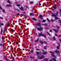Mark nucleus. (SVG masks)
Masks as SVG:
<instances>
[{
  "mask_svg": "<svg viewBox=\"0 0 61 61\" xmlns=\"http://www.w3.org/2000/svg\"><path fill=\"white\" fill-rule=\"evenodd\" d=\"M53 39L54 40H56V38L54 36L53 37Z\"/></svg>",
  "mask_w": 61,
  "mask_h": 61,
  "instance_id": "5701e85b",
  "label": "nucleus"
},
{
  "mask_svg": "<svg viewBox=\"0 0 61 61\" xmlns=\"http://www.w3.org/2000/svg\"><path fill=\"white\" fill-rule=\"evenodd\" d=\"M55 35L56 36H58V35H57V34H55Z\"/></svg>",
  "mask_w": 61,
  "mask_h": 61,
  "instance_id": "49530a36",
  "label": "nucleus"
},
{
  "mask_svg": "<svg viewBox=\"0 0 61 61\" xmlns=\"http://www.w3.org/2000/svg\"><path fill=\"white\" fill-rule=\"evenodd\" d=\"M36 50H37V51H39L40 50L39 49H36Z\"/></svg>",
  "mask_w": 61,
  "mask_h": 61,
  "instance_id": "e433bc0d",
  "label": "nucleus"
},
{
  "mask_svg": "<svg viewBox=\"0 0 61 61\" xmlns=\"http://www.w3.org/2000/svg\"><path fill=\"white\" fill-rule=\"evenodd\" d=\"M56 9V6L55 5L53 6V9Z\"/></svg>",
  "mask_w": 61,
  "mask_h": 61,
  "instance_id": "f3484780",
  "label": "nucleus"
},
{
  "mask_svg": "<svg viewBox=\"0 0 61 61\" xmlns=\"http://www.w3.org/2000/svg\"><path fill=\"white\" fill-rule=\"evenodd\" d=\"M52 30H50V32H52Z\"/></svg>",
  "mask_w": 61,
  "mask_h": 61,
  "instance_id": "09e8293b",
  "label": "nucleus"
},
{
  "mask_svg": "<svg viewBox=\"0 0 61 61\" xmlns=\"http://www.w3.org/2000/svg\"><path fill=\"white\" fill-rule=\"evenodd\" d=\"M33 3V1H31L30 2V4H32Z\"/></svg>",
  "mask_w": 61,
  "mask_h": 61,
  "instance_id": "a878e982",
  "label": "nucleus"
},
{
  "mask_svg": "<svg viewBox=\"0 0 61 61\" xmlns=\"http://www.w3.org/2000/svg\"><path fill=\"white\" fill-rule=\"evenodd\" d=\"M19 15V13H18L17 14V15Z\"/></svg>",
  "mask_w": 61,
  "mask_h": 61,
  "instance_id": "0e129e2a",
  "label": "nucleus"
},
{
  "mask_svg": "<svg viewBox=\"0 0 61 61\" xmlns=\"http://www.w3.org/2000/svg\"><path fill=\"white\" fill-rule=\"evenodd\" d=\"M44 57H45V56H42L41 57H40L39 56H37V57H38L39 59H42Z\"/></svg>",
  "mask_w": 61,
  "mask_h": 61,
  "instance_id": "20e7f679",
  "label": "nucleus"
},
{
  "mask_svg": "<svg viewBox=\"0 0 61 61\" xmlns=\"http://www.w3.org/2000/svg\"><path fill=\"white\" fill-rule=\"evenodd\" d=\"M59 40L60 42H61V39Z\"/></svg>",
  "mask_w": 61,
  "mask_h": 61,
  "instance_id": "864d4df0",
  "label": "nucleus"
},
{
  "mask_svg": "<svg viewBox=\"0 0 61 61\" xmlns=\"http://www.w3.org/2000/svg\"><path fill=\"white\" fill-rule=\"evenodd\" d=\"M3 47H4V44L3 45Z\"/></svg>",
  "mask_w": 61,
  "mask_h": 61,
  "instance_id": "338daca9",
  "label": "nucleus"
},
{
  "mask_svg": "<svg viewBox=\"0 0 61 61\" xmlns=\"http://www.w3.org/2000/svg\"><path fill=\"white\" fill-rule=\"evenodd\" d=\"M50 53H51V56H53V57H54V58H56V56H55V55H54V52H52L51 51H50Z\"/></svg>",
  "mask_w": 61,
  "mask_h": 61,
  "instance_id": "f257e3e1",
  "label": "nucleus"
},
{
  "mask_svg": "<svg viewBox=\"0 0 61 61\" xmlns=\"http://www.w3.org/2000/svg\"><path fill=\"white\" fill-rule=\"evenodd\" d=\"M30 58H33V59H35V57H32L31 56L30 57Z\"/></svg>",
  "mask_w": 61,
  "mask_h": 61,
  "instance_id": "393cba45",
  "label": "nucleus"
},
{
  "mask_svg": "<svg viewBox=\"0 0 61 61\" xmlns=\"http://www.w3.org/2000/svg\"><path fill=\"white\" fill-rule=\"evenodd\" d=\"M43 43H44V44H46L47 42L46 41H45L43 42Z\"/></svg>",
  "mask_w": 61,
  "mask_h": 61,
  "instance_id": "bb28decb",
  "label": "nucleus"
},
{
  "mask_svg": "<svg viewBox=\"0 0 61 61\" xmlns=\"http://www.w3.org/2000/svg\"><path fill=\"white\" fill-rule=\"evenodd\" d=\"M38 34L39 36L40 37L42 35V34L41 33H38Z\"/></svg>",
  "mask_w": 61,
  "mask_h": 61,
  "instance_id": "6e6552de",
  "label": "nucleus"
},
{
  "mask_svg": "<svg viewBox=\"0 0 61 61\" xmlns=\"http://www.w3.org/2000/svg\"><path fill=\"white\" fill-rule=\"evenodd\" d=\"M19 8L21 10H22L23 9V7L21 6L20 8V7H19Z\"/></svg>",
  "mask_w": 61,
  "mask_h": 61,
  "instance_id": "9d476101",
  "label": "nucleus"
},
{
  "mask_svg": "<svg viewBox=\"0 0 61 61\" xmlns=\"http://www.w3.org/2000/svg\"><path fill=\"white\" fill-rule=\"evenodd\" d=\"M47 53L46 52H44L42 53V54H43V55H46V54Z\"/></svg>",
  "mask_w": 61,
  "mask_h": 61,
  "instance_id": "ddd939ff",
  "label": "nucleus"
},
{
  "mask_svg": "<svg viewBox=\"0 0 61 61\" xmlns=\"http://www.w3.org/2000/svg\"><path fill=\"white\" fill-rule=\"evenodd\" d=\"M2 32H3V30L2 29H1V32H0V34L1 35H2Z\"/></svg>",
  "mask_w": 61,
  "mask_h": 61,
  "instance_id": "aec40b11",
  "label": "nucleus"
},
{
  "mask_svg": "<svg viewBox=\"0 0 61 61\" xmlns=\"http://www.w3.org/2000/svg\"><path fill=\"white\" fill-rule=\"evenodd\" d=\"M6 7H7L8 6V5H6Z\"/></svg>",
  "mask_w": 61,
  "mask_h": 61,
  "instance_id": "bf43d9fd",
  "label": "nucleus"
},
{
  "mask_svg": "<svg viewBox=\"0 0 61 61\" xmlns=\"http://www.w3.org/2000/svg\"><path fill=\"white\" fill-rule=\"evenodd\" d=\"M47 34L49 36H51V35H50V34H49V33H48V32H47Z\"/></svg>",
  "mask_w": 61,
  "mask_h": 61,
  "instance_id": "a211bd4d",
  "label": "nucleus"
},
{
  "mask_svg": "<svg viewBox=\"0 0 61 61\" xmlns=\"http://www.w3.org/2000/svg\"><path fill=\"white\" fill-rule=\"evenodd\" d=\"M30 15H33V14L32 13H30Z\"/></svg>",
  "mask_w": 61,
  "mask_h": 61,
  "instance_id": "5fc2aeb1",
  "label": "nucleus"
},
{
  "mask_svg": "<svg viewBox=\"0 0 61 61\" xmlns=\"http://www.w3.org/2000/svg\"><path fill=\"white\" fill-rule=\"evenodd\" d=\"M55 53H59V51H54Z\"/></svg>",
  "mask_w": 61,
  "mask_h": 61,
  "instance_id": "1a4fd4ad",
  "label": "nucleus"
},
{
  "mask_svg": "<svg viewBox=\"0 0 61 61\" xmlns=\"http://www.w3.org/2000/svg\"><path fill=\"white\" fill-rule=\"evenodd\" d=\"M60 14H61V9H60Z\"/></svg>",
  "mask_w": 61,
  "mask_h": 61,
  "instance_id": "473e14b6",
  "label": "nucleus"
},
{
  "mask_svg": "<svg viewBox=\"0 0 61 61\" xmlns=\"http://www.w3.org/2000/svg\"><path fill=\"white\" fill-rule=\"evenodd\" d=\"M36 26H39V27H41V24L40 23H36Z\"/></svg>",
  "mask_w": 61,
  "mask_h": 61,
  "instance_id": "39448f33",
  "label": "nucleus"
},
{
  "mask_svg": "<svg viewBox=\"0 0 61 61\" xmlns=\"http://www.w3.org/2000/svg\"><path fill=\"white\" fill-rule=\"evenodd\" d=\"M2 11H3V12H4L5 11V10H2Z\"/></svg>",
  "mask_w": 61,
  "mask_h": 61,
  "instance_id": "ea45409f",
  "label": "nucleus"
},
{
  "mask_svg": "<svg viewBox=\"0 0 61 61\" xmlns=\"http://www.w3.org/2000/svg\"><path fill=\"white\" fill-rule=\"evenodd\" d=\"M58 46H57V47L56 48L57 49H59V46H60V45L59 43L58 44Z\"/></svg>",
  "mask_w": 61,
  "mask_h": 61,
  "instance_id": "0eeeda50",
  "label": "nucleus"
},
{
  "mask_svg": "<svg viewBox=\"0 0 61 61\" xmlns=\"http://www.w3.org/2000/svg\"><path fill=\"white\" fill-rule=\"evenodd\" d=\"M39 41V39H37L36 41H35V42H38Z\"/></svg>",
  "mask_w": 61,
  "mask_h": 61,
  "instance_id": "dca6fc26",
  "label": "nucleus"
},
{
  "mask_svg": "<svg viewBox=\"0 0 61 61\" xmlns=\"http://www.w3.org/2000/svg\"><path fill=\"white\" fill-rule=\"evenodd\" d=\"M44 49H46L47 48H46V46H44Z\"/></svg>",
  "mask_w": 61,
  "mask_h": 61,
  "instance_id": "6ab92c4d",
  "label": "nucleus"
},
{
  "mask_svg": "<svg viewBox=\"0 0 61 61\" xmlns=\"http://www.w3.org/2000/svg\"><path fill=\"white\" fill-rule=\"evenodd\" d=\"M39 5H41V3H39Z\"/></svg>",
  "mask_w": 61,
  "mask_h": 61,
  "instance_id": "603ef678",
  "label": "nucleus"
},
{
  "mask_svg": "<svg viewBox=\"0 0 61 61\" xmlns=\"http://www.w3.org/2000/svg\"><path fill=\"white\" fill-rule=\"evenodd\" d=\"M4 58L5 60H6V61H9V60L6 57H4Z\"/></svg>",
  "mask_w": 61,
  "mask_h": 61,
  "instance_id": "9b49d317",
  "label": "nucleus"
},
{
  "mask_svg": "<svg viewBox=\"0 0 61 61\" xmlns=\"http://www.w3.org/2000/svg\"><path fill=\"white\" fill-rule=\"evenodd\" d=\"M46 20H43V22H46Z\"/></svg>",
  "mask_w": 61,
  "mask_h": 61,
  "instance_id": "cd10ccee",
  "label": "nucleus"
},
{
  "mask_svg": "<svg viewBox=\"0 0 61 61\" xmlns=\"http://www.w3.org/2000/svg\"><path fill=\"white\" fill-rule=\"evenodd\" d=\"M44 25L45 26H47V25L46 24H44Z\"/></svg>",
  "mask_w": 61,
  "mask_h": 61,
  "instance_id": "58836bf2",
  "label": "nucleus"
},
{
  "mask_svg": "<svg viewBox=\"0 0 61 61\" xmlns=\"http://www.w3.org/2000/svg\"><path fill=\"white\" fill-rule=\"evenodd\" d=\"M42 25H45V24H42Z\"/></svg>",
  "mask_w": 61,
  "mask_h": 61,
  "instance_id": "680f3d73",
  "label": "nucleus"
},
{
  "mask_svg": "<svg viewBox=\"0 0 61 61\" xmlns=\"http://www.w3.org/2000/svg\"><path fill=\"white\" fill-rule=\"evenodd\" d=\"M17 10L18 11H20V10L18 9H17Z\"/></svg>",
  "mask_w": 61,
  "mask_h": 61,
  "instance_id": "6e6d98bb",
  "label": "nucleus"
},
{
  "mask_svg": "<svg viewBox=\"0 0 61 61\" xmlns=\"http://www.w3.org/2000/svg\"><path fill=\"white\" fill-rule=\"evenodd\" d=\"M8 6H11V4H10V5H8Z\"/></svg>",
  "mask_w": 61,
  "mask_h": 61,
  "instance_id": "2f4dec72",
  "label": "nucleus"
},
{
  "mask_svg": "<svg viewBox=\"0 0 61 61\" xmlns=\"http://www.w3.org/2000/svg\"><path fill=\"white\" fill-rule=\"evenodd\" d=\"M14 61V60H12V61Z\"/></svg>",
  "mask_w": 61,
  "mask_h": 61,
  "instance_id": "e2e57ef3",
  "label": "nucleus"
},
{
  "mask_svg": "<svg viewBox=\"0 0 61 61\" xmlns=\"http://www.w3.org/2000/svg\"><path fill=\"white\" fill-rule=\"evenodd\" d=\"M0 18L1 19H3V18L1 17H0Z\"/></svg>",
  "mask_w": 61,
  "mask_h": 61,
  "instance_id": "79ce46f5",
  "label": "nucleus"
},
{
  "mask_svg": "<svg viewBox=\"0 0 61 61\" xmlns=\"http://www.w3.org/2000/svg\"><path fill=\"white\" fill-rule=\"evenodd\" d=\"M53 30H54V31H55V32L56 33H57V32H58V30H57L56 29H53Z\"/></svg>",
  "mask_w": 61,
  "mask_h": 61,
  "instance_id": "423d86ee",
  "label": "nucleus"
},
{
  "mask_svg": "<svg viewBox=\"0 0 61 61\" xmlns=\"http://www.w3.org/2000/svg\"><path fill=\"white\" fill-rule=\"evenodd\" d=\"M37 29H38V31H42L43 29V28L42 27H41L40 28H38Z\"/></svg>",
  "mask_w": 61,
  "mask_h": 61,
  "instance_id": "7ed1b4c3",
  "label": "nucleus"
},
{
  "mask_svg": "<svg viewBox=\"0 0 61 61\" xmlns=\"http://www.w3.org/2000/svg\"><path fill=\"white\" fill-rule=\"evenodd\" d=\"M52 59H53V60H54V61H56V60L54 58H53Z\"/></svg>",
  "mask_w": 61,
  "mask_h": 61,
  "instance_id": "c85d7f7f",
  "label": "nucleus"
},
{
  "mask_svg": "<svg viewBox=\"0 0 61 61\" xmlns=\"http://www.w3.org/2000/svg\"><path fill=\"white\" fill-rule=\"evenodd\" d=\"M35 35H37V33H35Z\"/></svg>",
  "mask_w": 61,
  "mask_h": 61,
  "instance_id": "8fccbe9b",
  "label": "nucleus"
},
{
  "mask_svg": "<svg viewBox=\"0 0 61 61\" xmlns=\"http://www.w3.org/2000/svg\"><path fill=\"white\" fill-rule=\"evenodd\" d=\"M4 36H2V39L3 40H4Z\"/></svg>",
  "mask_w": 61,
  "mask_h": 61,
  "instance_id": "c03bdc74",
  "label": "nucleus"
},
{
  "mask_svg": "<svg viewBox=\"0 0 61 61\" xmlns=\"http://www.w3.org/2000/svg\"><path fill=\"white\" fill-rule=\"evenodd\" d=\"M39 42H40V43L41 44H43V42L42 41H39Z\"/></svg>",
  "mask_w": 61,
  "mask_h": 61,
  "instance_id": "4468645a",
  "label": "nucleus"
},
{
  "mask_svg": "<svg viewBox=\"0 0 61 61\" xmlns=\"http://www.w3.org/2000/svg\"><path fill=\"white\" fill-rule=\"evenodd\" d=\"M59 37H61V35H60L59 36Z\"/></svg>",
  "mask_w": 61,
  "mask_h": 61,
  "instance_id": "13d9d810",
  "label": "nucleus"
},
{
  "mask_svg": "<svg viewBox=\"0 0 61 61\" xmlns=\"http://www.w3.org/2000/svg\"><path fill=\"white\" fill-rule=\"evenodd\" d=\"M16 45H17V44H18V42H17L16 43Z\"/></svg>",
  "mask_w": 61,
  "mask_h": 61,
  "instance_id": "3c124183",
  "label": "nucleus"
},
{
  "mask_svg": "<svg viewBox=\"0 0 61 61\" xmlns=\"http://www.w3.org/2000/svg\"><path fill=\"white\" fill-rule=\"evenodd\" d=\"M58 12H56V15H54V14L53 13L52 14V16H53L54 17H56V16L58 15Z\"/></svg>",
  "mask_w": 61,
  "mask_h": 61,
  "instance_id": "f03ea898",
  "label": "nucleus"
},
{
  "mask_svg": "<svg viewBox=\"0 0 61 61\" xmlns=\"http://www.w3.org/2000/svg\"><path fill=\"white\" fill-rule=\"evenodd\" d=\"M15 3L16 4H17V2H16Z\"/></svg>",
  "mask_w": 61,
  "mask_h": 61,
  "instance_id": "774afa93",
  "label": "nucleus"
},
{
  "mask_svg": "<svg viewBox=\"0 0 61 61\" xmlns=\"http://www.w3.org/2000/svg\"><path fill=\"white\" fill-rule=\"evenodd\" d=\"M38 21L40 23H41L42 22V21H40V20H39Z\"/></svg>",
  "mask_w": 61,
  "mask_h": 61,
  "instance_id": "4c0bfd02",
  "label": "nucleus"
},
{
  "mask_svg": "<svg viewBox=\"0 0 61 61\" xmlns=\"http://www.w3.org/2000/svg\"><path fill=\"white\" fill-rule=\"evenodd\" d=\"M35 61H38V60H37V59H36V60H35Z\"/></svg>",
  "mask_w": 61,
  "mask_h": 61,
  "instance_id": "052dcab7",
  "label": "nucleus"
},
{
  "mask_svg": "<svg viewBox=\"0 0 61 61\" xmlns=\"http://www.w3.org/2000/svg\"><path fill=\"white\" fill-rule=\"evenodd\" d=\"M47 21H48L49 22V21H50V20H49V19H48V18H47Z\"/></svg>",
  "mask_w": 61,
  "mask_h": 61,
  "instance_id": "f704fd0d",
  "label": "nucleus"
},
{
  "mask_svg": "<svg viewBox=\"0 0 61 61\" xmlns=\"http://www.w3.org/2000/svg\"><path fill=\"white\" fill-rule=\"evenodd\" d=\"M49 61H52V60H50Z\"/></svg>",
  "mask_w": 61,
  "mask_h": 61,
  "instance_id": "69168bd1",
  "label": "nucleus"
},
{
  "mask_svg": "<svg viewBox=\"0 0 61 61\" xmlns=\"http://www.w3.org/2000/svg\"><path fill=\"white\" fill-rule=\"evenodd\" d=\"M7 2L8 3H9V4H10V1L9 0H8Z\"/></svg>",
  "mask_w": 61,
  "mask_h": 61,
  "instance_id": "4be33fe9",
  "label": "nucleus"
},
{
  "mask_svg": "<svg viewBox=\"0 0 61 61\" xmlns=\"http://www.w3.org/2000/svg\"><path fill=\"white\" fill-rule=\"evenodd\" d=\"M32 19H33L34 20V21H36V20L34 18H32Z\"/></svg>",
  "mask_w": 61,
  "mask_h": 61,
  "instance_id": "412c9836",
  "label": "nucleus"
},
{
  "mask_svg": "<svg viewBox=\"0 0 61 61\" xmlns=\"http://www.w3.org/2000/svg\"><path fill=\"white\" fill-rule=\"evenodd\" d=\"M17 6H20V4H18L16 5Z\"/></svg>",
  "mask_w": 61,
  "mask_h": 61,
  "instance_id": "b1692460",
  "label": "nucleus"
},
{
  "mask_svg": "<svg viewBox=\"0 0 61 61\" xmlns=\"http://www.w3.org/2000/svg\"><path fill=\"white\" fill-rule=\"evenodd\" d=\"M55 18L56 19H59V18H58L57 17H55Z\"/></svg>",
  "mask_w": 61,
  "mask_h": 61,
  "instance_id": "c9c22d12",
  "label": "nucleus"
},
{
  "mask_svg": "<svg viewBox=\"0 0 61 61\" xmlns=\"http://www.w3.org/2000/svg\"><path fill=\"white\" fill-rule=\"evenodd\" d=\"M57 29H58L59 28V26H57Z\"/></svg>",
  "mask_w": 61,
  "mask_h": 61,
  "instance_id": "37998d69",
  "label": "nucleus"
},
{
  "mask_svg": "<svg viewBox=\"0 0 61 61\" xmlns=\"http://www.w3.org/2000/svg\"><path fill=\"white\" fill-rule=\"evenodd\" d=\"M1 25H4V24L3 23L1 24Z\"/></svg>",
  "mask_w": 61,
  "mask_h": 61,
  "instance_id": "de8ad7c7",
  "label": "nucleus"
},
{
  "mask_svg": "<svg viewBox=\"0 0 61 61\" xmlns=\"http://www.w3.org/2000/svg\"><path fill=\"white\" fill-rule=\"evenodd\" d=\"M42 36L44 37H45V38H46V36L44 34H42Z\"/></svg>",
  "mask_w": 61,
  "mask_h": 61,
  "instance_id": "f8f14e48",
  "label": "nucleus"
},
{
  "mask_svg": "<svg viewBox=\"0 0 61 61\" xmlns=\"http://www.w3.org/2000/svg\"><path fill=\"white\" fill-rule=\"evenodd\" d=\"M59 22L60 23L61 25V21H60V20H59Z\"/></svg>",
  "mask_w": 61,
  "mask_h": 61,
  "instance_id": "72a5a7b5",
  "label": "nucleus"
},
{
  "mask_svg": "<svg viewBox=\"0 0 61 61\" xmlns=\"http://www.w3.org/2000/svg\"><path fill=\"white\" fill-rule=\"evenodd\" d=\"M0 9L1 10L2 9V7H1V6L0 5Z\"/></svg>",
  "mask_w": 61,
  "mask_h": 61,
  "instance_id": "a19ab883",
  "label": "nucleus"
},
{
  "mask_svg": "<svg viewBox=\"0 0 61 61\" xmlns=\"http://www.w3.org/2000/svg\"><path fill=\"white\" fill-rule=\"evenodd\" d=\"M0 46H2V45L1 44H0Z\"/></svg>",
  "mask_w": 61,
  "mask_h": 61,
  "instance_id": "4d7b16f0",
  "label": "nucleus"
},
{
  "mask_svg": "<svg viewBox=\"0 0 61 61\" xmlns=\"http://www.w3.org/2000/svg\"><path fill=\"white\" fill-rule=\"evenodd\" d=\"M51 21H52V22H54V20H53V19H51Z\"/></svg>",
  "mask_w": 61,
  "mask_h": 61,
  "instance_id": "7c9ffc66",
  "label": "nucleus"
},
{
  "mask_svg": "<svg viewBox=\"0 0 61 61\" xmlns=\"http://www.w3.org/2000/svg\"><path fill=\"white\" fill-rule=\"evenodd\" d=\"M13 30H13L12 29H11V31H13Z\"/></svg>",
  "mask_w": 61,
  "mask_h": 61,
  "instance_id": "a18cd8bd",
  "label": "nucleus"
},
{
  "mask_svg": "<svg viewBox=\"0 0 61 61\" xmlns=\"http://www.w3.org/2000/svg\"><path fill=\"white\" fill-rule=\"evenodd\" d=\"M39 16L40 17V18L41 19H42L43 18V16H42L41 15H40Z\"/></svg>",
  "mask_w": 61,
  "mask_h": 61,
  "instance_id": "2eb2a0df",
  "label": "nucleus"
},
{
  "mask_svg": "<svg viewBox=\"0 0 61 61\" xmlns=\"http://www.w3.org/2000/svg\"><path fill=\"white\" fill-rule=\"evenodd\" d=\"M36 53L37 54H40V52H36Z\"/></svg>",
  "mask_w": 61,
  "mask_h": 61,
  "instance_id": "c756f323",
  "label": "nucleus"
}]
</instances>
